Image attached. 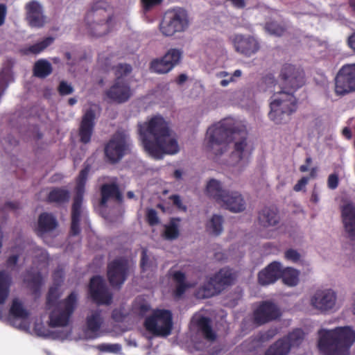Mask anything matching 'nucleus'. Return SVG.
Instances as JSON below:
<instances>
[{"label": "nucleus", "instance_id": "3", "mask_svg": "<svg viewBox=\"0 0 355 355\" xmlns=\"http://www.w3.org/2000/svg\"><path fill=\"white\" fill-rule=\"evenodd\" d=\"M58 297V288L51 287L47 297V306L51 310L49 324L51 327H60L61 329L50 331L44 327L36 325L35 330L40 336L64 340L68 339L71 333L69 324L71 315L76 306L77 295L73 292L64 301L56 303Z\"/></svg>", "mask_w": 355, "mask_h": 355}, {"label": "nucleus", "instance_id": "6", "mask_svg": "<svg viewBox=\"0 0 355 355\" xmlns=\"http://www.w3.org/2000/svg\"><path fill=\"white\" fill-rule=\"evenodd\" d=\"M318 346L324 355H348L355 342V331L348 326L318 331Z\"/></svg>", "mask_w": 355, "mask_h": 355}, {"label": "nucleus", "instance_id": "45", "mask_svg": "<svg viewBox=\"0 0 355 355\" xmlns=\"http://www.w3.org/2000/svg\"><path fill=\"white\" fill-rule=\"evenodd\" d=\"M288 343L290 349L292 347L298 346L304 339V334L301 329H295L288 335L287 337L284 338Z\"/></svg>", "mask_w": 355, "mask_h": 355}, {"label": "nucleus", "instance_id": "33", "mask_svg": "<svg viewBox=\"0 0 355 355\" xmlns=\"http://www.w3.org/2000/svg\"><path fill=\"white\" fill-rule=\"evenodd\" d=\"M259 220L264 227L274 226L279 222V216L274 209L265 208L259 214Z\"/></svg>", "mask_w": 355, "mask_h": 355}, {"label": "nucleus", "instance_id": "53", "mask_svg": "<svg viewBox=\"0 0 355 355\" xmlns=\"http://www.w3.org/2000/svg\"><path fill=\"white\" fill-rule=\"evenodd\" d=\"M285 258L288 261L297 262L300 259V254L296 250L290 249L286 251Z\"/></svg>", "mask_w": 355, "mask_h": 355}, {"label": "nucleus", "instance_id": "11", "mask_svg": "<svg viewBox=\"0 0 355 355\" xmlns=\"http://www.w3.org/2000/svg\"><path fill=\"white\" fill-rule=\"evenodd\" d=\"M310 304L320 313H333L338 311L340 304L335 291L325 288L316 291L310 298Z\"/></svg>", "mask_w": 355, "mask_h": 355}, {"label": "nucleus", "instance_id": "29", "mask_svg": "<svg viewBox=\"0 0 355 355\" xmlns=\"http://www.w3.org/2000/svg\"><path fill=\"white\" fill-rule=\"evenodd\" d=\"M57 225L58 222L52 214L43 213L39 217L37 231L42 236L44 233L53 230Z\"/></svg>", "mask_w": 355, "mask_h": 355}, {"label": "nucleus", "instance_id": "64", "mask_svg": "<svg viewBox=\"0 0 355 355\" xmlns=\"http://www.w3.org/2000/svg\"><path fill=\"white\" fill-rule=\"evenodd\" d=\"M112 318H113L114 320H117V321H120V320H122V315H121V314L120 313V312H119V311H116V310H115V311H113V313H112Z\"/></svg>", "mask_w": 355, "mask_h": 355}, {"label": "nucleus", "instance_id": "26", "mask_svg": "<svg viewBox=\"0 0 355 355\" xmlns=\"http://www.w3.org/2000/svg\"><path fill=\"white\" fill-rule=\"evenodd\" d=\"M342 218L345 230L352 239L355 238V205L347 202L342 207Z\"/></svg>", "mask_w": 355, "mask_h": 355}, {"label": "nucleus", "instance_id": "44", "mask_svg": "<svg viewBox=\"0 0 355 355\" xmlns=\"http://www.w3.org/2000/svg\"><path fill=\"white\" fill-rule=\"evenodd\" d=\"M12 74L9 67L3 68L0 72V96L3 94L9 83L12 81Z\"/></svg>", "mask_w": 355, "mask_h": 355}, {"label": "nucleus", "instance_id": "60", "mask_svg": "<svg viewBox=\"0 0 355 355\" xmlns=\"http://www.w3.org/2000/svg\"><path fill=\"white\" fill-rule=\"evenodd\" d=\"M234 82L232 76H229L220 80V85L222 87H227L230 83Z\"/></svg>", "mask_w": 355, "mask_h": 355}, {"label": "nucleus", "instance_id": "13", "mask_svg": "<svg viewBox=\"0 0 355 355\" xmlns=\"http://www.w3.org/2000/svg\"><path fill=\"white\" fill-rule=\"evenodd\" d=\"M280 77L282 81V86H278L277 89L280 87L284 90L294 92L304 83L302 70L290 64H286L283 66Z\"/></svg>", "mask_w": 355, "mask_h": 355}, {"label": "nucleus", "instance_id": "48", "mask_svg": "<svg viewBox=\"0 0 355 355\" xmlns=\"http://www.w3.org/2000/svg\"><path fill=\"white\" fill-rule=\"evenodd\" d=\"M265 29L270 35L275 36H281L285 32V28L276 22L267 23Z\"/></svg>", "mask_w": 355, "mask_h": 355}, {"label": "nucleus", "instance_id": "39", "mask_svg": "<svg viewBox=\"0 0 355 355\" xmlns=\"http://www.w3.org/2000/svg\"><path fill=\"white\" fill-rule=\"evenodd\" d=\"M290 351V346L286 340L280 339L270 347L266 355H287Z\"/></svg>", "mask_w": 355, "mask_h": 355}, {"label": "nucleus", "instance_id": "27", "mask_svg": "<svg viewBox=\"0 0 355 355\" xmlns=\"http://www.w3.org/2000/svg\"><path fill=\"white\" fill-rule=\"evenodd\" d=\"M103 319L99 310L92 311L87 317L85 334L89 338H96L101 334Z\"/></svg>", "mask_w": 355, "mask_h": 355}, {"label": "nucleus", "instance_id": "7", "mask_svg": "<svg viewBox=\"0 0 355 355\" xmlns=\"http://www.w3.org/2000/svg\"><path fill=\"white\" fill-rule=\"evenodd\" d=\"M88 33L95 37L103 36L116 26L112 9L103 1L96 2L85 18Z\"/></svg>", "mask_w": 355, "mask_h": 355}, {"label": "nucleus", "instance_id": "61", "mask_svg": "<svg viewBox=\"0 0 355 355\" xmlns=\"http://www.w3.org/2000/svg\"><path fill=\"white\" fill-rule=\"evenodd\" d=\"M347 43L349 47L355 51V33L348 37Z\"/></svg>", "mask_w": 355, "mask_h": 355}, {"label": "nucleus", "instance_id": "19", "mask_svg": "<svg viewBox=\"0 0 355 355\" xmlns=\"http://www.w3.org/2000/svg\"><path fill=\"white\" fill-rule=\"evenodd\" d=\"M129 269L128 261L125 259H117L108 265L107 275L112 286H121L126 279Z\"/></svg>", "mask_w": 355, "mask_h": 355}, {"label": "nucleus", "instance_id": "63", "mask_svg": "<svg viewBox=\"0 0 355 355\" xmlns=\"http://www.w3.org/2000/svg\"><path fill=\"white\" fill-rule=\"evenodd\" d=\"M311 201L314 203H318L320 201V197L315 191H313L311 195Z\"/></svg>", "mask_w": 355, "mask_h": 355}, {"label": "nucleus", "instance_id": "49", "mask_svg": "<svg viewBox=\"0 0 355 355\" xmlns=\"http://www.w3.org/2000/svg\"><path fill=\"white\" fill-rule=\"evenodd\" d=\"M114 73L116 80H125V77L129 74L132 71V67L128 64H119L114 67Z\"/></svg>", "mask_w": 355, "mask_h": 355}, {"label": "nucleus", "instance_id": "1", "mask_svg": "<svg viewBox=\"0 0 355 355\" xmlns=\"http://www.w3.org/2000/svg\"><path fill=\"white\" fill-rule=\"evenodd\" d=\"M234 141V149L231 154L230 164L242 171L248 164L252 151L247 141L245 124L232 119H226L211 125L207 130L206 150L210 155L220 156L227 150V146Z\"/></svg>", "mask_w": 355, "mask_h": 355}, {"label": "nucleus", "instance_id": "10", "mask_svg": "<svg viewBox=\"0 0 355 355\" xmlns=\"http://www.w3.org/2000/svg\"><path fill=\"white\" fill-rule=\"evenodd\" d=\"M144 325L146 329L155 336H168L171 334L173 327L172 314L167 310H155L146 318Z\"/></svg>", "mask_w": 355, "mask_h": 355}, {"label": "nucleus", "instance_id": "8", "mask_svg": "<svg viewBox=\"0 0 355 355\" xmlns=\"http://www.w3.org/2000/svg\"><path fill=\"white\" fill-rule=\"evenodd\" d=\"M90 168L85 166L80 173L77 180L76 191V195L73 200L71 212V231L73 235L80 232L79 223L81 219L87 221V211L82 207L83 197L85 192V184L87 179Z\"/></svg>", "mask_w": 355, "mask_h": 355}, {"label": "nucleus", "instance_id": "34", "mask_svg": "<svg viewBox=\"0 0 355 355\" xmlns=\"http://www.w3.org/2000/svg\"><path fill=\"white\" fill-rule=\"evenodd\" d=\"M10 284V276L4 271H0V305L4 304L8 297Z\"/></svg>", "mask_w": 355, "mask_h": 355}, {"label": "nucleus", "instance_id": "22", "mask_svg": "<svg viewBox=\"0 0 355 355\" xmlns=\"http://www.w3.org/2000/svg\"><path fill=\"white\" fill-rule=\"evenodd\" d=\"M26 19L31 27L42 28L46 23L42 5L36 1L28 2L26 5Z\"/></svg>", "mask_w": 355, "mask_h": 355}, {"label": "nucleus", "instance_id": "35", "mask_svg": "<svg viewBox=\"0 0 355 355\" xmlns=\"http://www.w3.org/2000/svg\"><path fill=\"white\" fill-rule=\"evenodd\" d=\"M284 283L290 286H294L299 282V272L293 268H282L281 265V276Z\"/></svg>", "mask_w": 355, "mask_h": 355}, {"label": "nucleus", "instance_id": "17", "mask_svg": "<svg viewBox=\"0 0 355 355\" xmlns=\"http://www.w3.org/2000/svg\"><path fill=\"white\" fill-rule=\"evenodd\" d=\"M89 293L98 304H110L112 302V294L106 286L104 279L100 276L91 279L89 284Z\"/></svg>", "mask_w": 355, "mask_h": 355}, {"label": "nucleus", "instance_id": "20", "mask_svg": "<svg viewBox=\"0 0 355 355\" xmlns=\"http://www.w3.org/2000/svg\"><path fill=\"white\" fill-rule=\"evenodd\" d=\"M279 315V310L275 304L263 302L254 311V322L257 325H261L277 319Z\"/></svg>", "mask_w": 355, "mask_h": 355}, {"label": "nucleus", "instance_id": "46", "mask_svg": "<svg viewBox=\"0 0 355 355\" xmlns=\"http://www.w3.org/2000/svg\"><path fill=\"white\" fill-rule=\"evenodd\" d=\"M182 52L180 49H171L163 56L171 65L172 69L179 63Z\"/></svg>", "mask_w": 355, "mask_h": 355}, {"label": "nucleus", "instance_id": "21", "mask_svg": "<svg viewBox=\"0 0 355 355\" xmlns=\"http://www.w3.org/2000/svg\"><path fill=\"white\" fill-rule=\"evenodd\" d=\"M218 205L234 213L241 212L245 209V200L242 195L236 191L228 190Z\"/></svg>", "mask_w": 355, "mask_h": 355}, {"label": "nucleus", "instance_id": "47", "mask_svg": "<svg viewBox=\"0 0 355 355\" xmlns=\"http://www.w3.org/2000/svg\"><path fill=\"white\" fill-rule=\"evenodd\" d=\"M150 308L148 302L143 297H137L133 304L134 311L141 316L144 315Z\"/></svg>", "mask_w": 355, "mask_h": 355}, {"label": "nucleus", "instance_id": "40", "mask_svg": "<svg viewBox=\"0 0 355 355\" xmlns=\"http://www.w3.org/2000/svg\"><path fill=\"white\" fill-rule=\"evenodd\" d=\"M174 281L176 282V289L175 295L176 297H180L185 291L186 288L192 286V284H187L185 282V275L180 271L175 272L173 275Z\"/></svg>", "mask_w": 355, "mask_h": 355}, {"label": "nucleus", "instance_id": "37", "mask_svg": "<svg viewBox=\"0 0 355 355\" xmlns=\"http://www.w3.org/2000/svg\"><path fill=\"white\" fill-rule=\"evenodd\" d=\"M33 72L37 77L45 78L52 72V66L46 60L40 59L35 62Z\"/></svg>", "mask_w": 355, "mask_h": 355}, {"label": "nucleus", "instance_id": "2", "mask_svg": "<svg viewBox=\"0 0 355 355\" xmlns=\"http://www.w3.org/2000/svg\"><path fill=\"white\" fill-rule=\"evenodd\" d=\"M138 133L144 150L152 157L161 159L164 154L173 155L179 151L177 139L159 115L138 123Z\"/></svg>", "mask_w": 355, "mask_h": 355}, {"label": "nucleus", "instance_id": "59", "mask_svg": "<svg viewBox=\"0 0 355 355\" xmlns=\"http://www.w3.org/2000/svg\"><path fill=\"white\" fill-rule=\"evenodd\" d=\"M63 277V271L62 270H56L53 274V279L56 284L60 282Z\"/></svg>", "mask_w": 355, "mask_h": 355}, {"label": "nucleus", "instance_id": "58", "mask_svg": "<svg viewBox=\"0 0 355 355\" xmlns=\"http://www.w3.org/2000/svg\"><path fill=\"white\" fill-rule=\"evenodd\" d=\"M6 15V7L3 4H0V26L4 23Z\"/></svg>", "mask_w": 355, "mask_h": 355}, {"label": "nucleus", "instance_id": "24", "mask_svg": "<svg viewBox=\"0 0 355 355\" xmlns=\"http://www.w3.org/2000/svg\"><path fill=\"white\" fill-rule=\"evenodd\" d=\"M280 276L281 263L273 261L259 272L258 280L260 284L265 286L275 283Z\"/></svg>", "mask_w": 355, "mask_h": 355}, {"label": "nucleus", "instance_id": "16", "mask_svg": "<svg viewBox=\"0 0 355 355\" xmlns=\"http://www.w3.org/2000/svg\"><path fill=\"white\" fill-rule=\"evenodd\" d=\"M230 40L235 51L246 57L255 54L260 49V44L254 36L235 35Z\"/></svg>", "mask_w": 355, "mask_h": 355}, {"label": "nucleus", "instance_id": "62", "mask_svg": "<svg viewBox=\"0 0 355 355\" xmlns=\"http://www.w3.org/2000/svg\"><path fill=\"white\" fill-rule=\"evenodd\" d=\"M343 135L347 139H350L352 138V132L349 128L345 127L343 130Z\"/></svg>", "mask_w": 355, "mask_h": 355}, {"label": "nucleus", "instance_id": "52", "mask_svg": "<svg viewBox=\"0 0 355 355\" xmlns=\"http://www.w3.org/2000/svg\"><path fill=\"white\" fill-rule=\"evenodd\" d=\"M58 91L61 95H68L73 92V88L71 84L66 81H61L58 87Z\"/></svg>", "mask_w": 355, "mask_h": 355}, {"label": "nucleus", "instance_id": "38", "mask_svg": "<svg viewBox=\"0 0 355 355\" xmlns=\"http://www.w3.org/2000/svg\"><path fill=\"white\" fill-rule=\"evenodd\" d=\"M223 217L220 215L214 214L207 223L206 228L209 233L219 235L223 230Z\"/></svg>", "mask_w": 355, "mask_h": 355}, {"label": "nucleus", "instance_id": "28", "mask_svg": "<svg viewBox=\"0 0 355 355\" xmlns=\"http://www.w3.org/2000/svg\"><path fill=\"white\" fill-rule=\"evenodd\" d=\"M192 322L196 324L203 336L209 341H214L216 338V333L211 327V320L200 315H195L192 318Z\"/></svg>", "mask_w": 355, "mask_h": 355}, {"label": "nucleus", "instance_id": "15", "mask_svg": "<svg viewBox=\"0 0 355 355\" xmlns=\"http://www.w3.org/2000/svg\"><path fill=\"white\" fill-rule=\"evenodd\" d=\"M8 320L10 324L16 328L24 331H28L30 329L29 313L18 299H15L12 301Z\"/></svg>", "mask_w": 355, "mask_h": 355}, {"label": "nucleus", "instance_id": "30", "mask_svg": "<svg viewBox=\"0 0 355 355\" xmlns=\"http://www.w3.org/2000/svg\"><path fill=\"white\" fill-rule=\"evenodd\" d=\"M205 191L206 193L218 204L228 190L223 189L218 180L211 179L207 184Z\"/></svg>", "mask_w": 355, "mask_h": 355}, {"label": "nucleus", "instance_id": "23", "mask_svg": "<svg viewBox=\"0 0 355 355\" xmlns=\"http://www.w3.org/2000/svg\"><path fill=\"white\" fill-rule=\"evenodd\" d=\"M348 69L347 65L343 66L338 71L335 78V92L338 95H345L355 91L354 86L349 78Z\"/></svg>", "mask_w": 355, "mask_h": 355}, {"label": "nucleus", "instance_id": "41", "mask_svg": "<svg viewBox=\"0 0 355 355\" xmlns=\"http://www.w3.org/2000/svg\"><path fill=\"white\" fill-rule=\"evenodd\" d=\"M179 222L178 218H173L170 223L165 225L164 237L169 240H173L179 236Z\"/></svg>", "mask_w": 355, "mask_h": 355}, {"label": "nucleus", "instance_id": "50", "mask_svg": "<svg viewBox=\"0 0 355 355\" xmlns=\"http://www.w3.org/2000/svg\"><path fill=\"white\" fill-rule=\"evenodd\" d=\"M96 348L103 352H110L114 354L120 353L121 351V346L119 344H101L96 346Z\"/></svg>", "mask_w": 355, "mask_h": 355}, {"label": "nucleus", "instance_id": "54", "mask_svg": "<svg viewBox=\"0 0 355 355\" xmlns=\"http://www.w3.org/2000/svg\"><path fill=\"white\" fill-rule=\"evenodd\" d=\"M327 184L329 189H335L338 185V177L336 174L329 175L327 180Z\"/></svg>", "mask_w": 355, "mask_h": 355}, {"label": "nucleus", "instance_id": "56", "mask_svg": "<svg viewBox=\"0 0 355 355\" xmlns=\"http://www.w3.org/2000/svg\"><path fill=\"white\" fill-rule=\"evenodd\" d=\"M173 204L180 209L186 211V207L182 204L180 197L178 195H173L170 197Z\"/></svg>", "mask_w": 355, "mask_h": 355}, {"label": "nucleus", "instance_id": "36", "mask_svg": "<svg viewBox=\"0 0 355 355\" xmlns=\"http://www.w3.org/2000/svg\"><path fill=\"white\" fill-rule=\"evenodd\" d=\"M141 268L142 272H147V275L153 274L157 268L156 260L153 257L148 255L145 249L142 250L141 253Z\"/></svg>", "mask_w": 355, "mask_h": 355}, {"label": "nucleus", "instance_id": "18", "mask_svg": "<svg viewBox=\"0 0 355 355\" xmlns=\"http://www.w3.org/2000/svg\"><path fill=\"white\" fill-rule=\"evenodd\" d=\"M106 96L111 101L123 103L128 101L132 95L129 83L125 80H115L114 84L106 91Z\"/></svg>", "mask_w": 355, "mask_h": 355}, {"label": "nucleus", "instance_id": "42", "mask_svg": "<svg viewBox=\"0 0 355 355\" xmlns=\"http://www.w3.org/2000/svg\"><path fill=\"white\" fill-rule=\"evenodd\" d=\"M150 67L153 71L157 73H166L172 69V65L166 61L164 57L152 61Z\"/></svg>", "mask_w": 355, "mask_h": 355}, {"label": "nucleus", "instance_id": "57", "mask_svg": "<svg viewBox=\"0 0 355 355\" xmlns=\"http://www.w3.org/2000/svg\"><path fill=\"white\" fill-rule=\"evenodd\" d=\"M308 182H309V178L306 177H303L294 186V190L295 191H302L305 187V186L307 184Z\"/></svg>", "mask_w": 355, "mask_h": 355}, {"label": "nucleus", "instance_id": "14", "mask_svg": "<svg viewBox=\"0 0 355 355\" xmlns=\"http://www.w3.org/2000/svg\"><path fill=\"white\" fill-rule=\"evenodd\" d=\"M235 275L229 268L221 269L204 287L203 297H209L220 293L225 286L232 284Z\"/></svg>", "mask_w": 355, "mask_h": 355}, {"label": "nucleus", "instance_id": "43", "mask_svg": "<svg viewBox=\"0 0 355 355\" xmlns=\"http://www.w3.org/2000/svg\"><path fill=\"white\" fill-rule=\"evenodd\" d=\"M49 200L52 202L61 203L69 198L68 191L62 189H54L49 194Z\"/></svg>", "mask_w": 355, "mask_h": 355}, {"label": "nucleus", "instance_id": "31", "mask_svg": "<svg viewBox=\"0 0 355 355\" xmlns=\"http://www.w3.org/2000/svg\"><path fill=\"white\" fill-rule=\"evenodd\" d=\"M54 41L52 37H47L40 42L34 44L24 46L20 51L24 55H37L42 52L45 49L50 46Z\"/></svg>", "mask_w": 355, "mask_h": 355}, {"label": "nucleus", "instance_id": "25", "mask_svg": "<svg viewBox=\"0 0 355 355\" xmlns=\"http://www.w3.org/2000/svg\"><path fill=\"white\" fill-rule=\"evenodd\" d=\"M95 117V112L92 108L87 110L83 116L79 132L80 141L83 143L87 144L90 141L94 126Z\"/></svg>", "mask_w": 355, "mask_h": 355}, {"label": "nucleus", "instance_id": "9", "mask_svg": "<svg viewBox=\"0 0 355 355\" xmlns=\"http://www.w3.org/2000/svg\"><path fill=\"white\" fill-rule=\"evenodd\" d=\"M189 26L188 15L185 10L175 8L168 10L159 24V30L165 36H172L175 33L183 32Z\"/></svg>", "mask_w": 355, "mask_h": 355}, {"label": "nucleus", "instance_id": "4", "mask_svg": "<svg viewBox=\"0 0 355 355\" xmlns=\"http://www.w3.org/2000/svg\"><path fill=\"white\" fill-rule=\"evenodd\" d=\"M276 80L269 75L263 78L261 88L266 92H273L270 99L269 119L276 124L285 123L289 116L297 110V99L293 91L284 90L279 87L275 91Z\"/></svg>", "mask_w": 355, "mask_h": 355}, {"label": "nucleus", "instance_id": "5", "mask_svg": "<svg viewBox=\"0 0 355 355\" xmlns=\"http://www.w3.org/2000/svg\"><path fill=\"white\" fill-rule=\"evenodd\" d=\"M13 252H17V254H12L7 260V266L11 268L15 266L17 263L19 256L25 252L26 256L25 259H28V256H32L33 258V263L36 265L38 268L37 271H28L24 279V283L27 287L29 288L34 293L40 291L41 286L44 281L42 277L41 272L48 266L49 257L46 252L41 248H39L33 243H23L21 245L15 247Z\"/></svg>", "mask_w": 355, "mask_h": 355}, {"label": "nucleus", "instance_id": "12", "mask_svg": "<svg viewBox=\"0 0 355 355\" xmlns=\"http://www.w3.org/2000/svg\"><path fill=\"white\" fill-rule=\"evenodd\" d=\"M130 145L129 136L124 132H118L106 145L105 155L110 162H116L129 150Z\"/></svg>", "mask_w": 355, "mask_h": 355}, {"label": "nucleus", "instance_id": "55", "mask_svg": "<svg viewBox=\"0 0 355 355\" xmlns=\"http://www.w3.org/2000/svg\"><path fill=\"white\" fill-rule=\"evenodd\" d=\"M162 1V0H141L143 7L146 10L159 5Z\"/></svg>", "mask_w": 355, "mask_h": 355}, {"label": "nucleus", "instance_id": "32", "mask_svg": "<svg viewBox=\"0 0 355 355\" xmlns=\"http://www.w3.org/2000/svg\"><path fill=\"white\" fill-rule=\"evenodd\" d=\"M101 205H105L109 200L113 199L116 201L120 202L122 199V196L119 193L118 187L113 184H104L101 188Z\"/></svg>", "mask_w": 355, "mask_h": 355}, {"label": "nucleus", "instance_id": "51", "mask_svg": "<svg viewBox=\"0 0 355 355\" xmlns=\"http://www.w3.org/2000/svg\"><path fill=\"white\" fill-rule=\"evenodd\" d=\"M146 218L150 225H155L159 223V218L157 211L153 209H149L146 211Z\"/></svg>", "mask_w": 355, "mask_h": 355}]
</instances>
